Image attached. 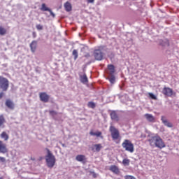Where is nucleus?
<instances>
[{"label":"nucleus","mask_w":179,"mask_h":179,"mask_svg":"<svg viewBox=\"0 0 179 179\" xmlns=\"http://www.w3.org/2000/svg\"><path fill=\"white\" fill-rule=\"evenodd\" d=\"M148 142L150 146H156V148H159V149L166 148V144L163 141V139L157 134L150 137Z\"/></svg>","instance_id":"nucleus-1"},{"label":"nucleus","mask_w":179,"mask_h":179,"mask_svg":"<svg viewBox=\"0 0 179 179\" xmlns=\"http://www.w3.org/2000/svg\"><path fill=\"white\" fill-rule=\"evenodd\" d=\"M122 146L126 152H129V153H134L135 152V146L132 141L129 139H125L122 143Z\"/></svg>","instance_id":"nucleus-2"},{"label":"nucleus","mask_w":179,"mask_h":179,"mask_svg":"<svg viewBox=\"0 0 179 179\" xmlns=\"http://www.w3.org/2000/svg\"><path fill=\"white\" fill-rule=\"evenodd\" d=\"M48 150V155L46 157V163L48 167H50V169H52L54 166L55 165V157L52 155V153H51V151L50 150Z\"/></svg>","instance_id":"nucleus-3"},{"label":"nucleus","mask_w":179,"mask_h":179,"mask_svg":"<svg viewBox=\"0 0 179 179\" xmlns=\"http://www.w3.org/2000/svg\"><path fill=\"white\" fill-rule=\"evenodd\" d=\"M109 131L110 132L111 138L113 141H118L121 136L120 135V131L115 128V127L111 125L109 127Z\"/></svg>","instance_id":"nucleus-4"},{"label":"nucleus","mask_w":179,"mask_h":179,"mask_svg":"<svg viewBox=\"0 0 179 179\" xmlns=\"http://www.w3.org/2000/svg\"><path fill=\"white\" fill-rule=\"evenodd\" d=\"M0 87L3 92H6L9 89V80L4 77L0 76Z\"/></svg>","instance_id":"nucleus-5"},{"label":"nucleus","mask_w":179,"mask_h":179,"mask_svg":"<svg viewBox=\"0 0 179 179\" xmlns=\"http://www.w3.org/2000/svg\"><path fill=\"white\" fill-rule=\"evenodd\" d=\"M162 93L164 96H167V97H171L173 95L176 96V93L173 92V89L167 87L163 88Z\"/></svg>","instance_id":"nucleus-6"},{"label":"nucleus","mask_w":179,"mask_h":179,"mask_svg":"<svg viewBox=\"0 0 179 179\" xmlns=\"http://www.w3.org/2000/svg\"><path fill=\"white\" fill-rule=\"evenodd\" d=\"M39 99L43 103H48L50 101V95L47 92H41L39 93Z\"/></svg>","instance_id":"nucleus-7"},{"label":"nucleus","mask_w":179,"mask_h":179,"mask_svg":"<svg viewBox=\"0 0 179 179\" xmlns=\"http://www.w3.org/2000/svg\"><path fill=\"white\" fill-rule=\"evenodd\" d=\"M94 57L96 61H101L103 59V52L100 49L94 50Z\"/></svg>","instance_id":"nucleus-8"},{"label":"nucleus","mask_w":179,"mask_h":179,"mask_svg":"<svg viewBox=\"0 0 179 179\" xmlns=\"http://www.w3.org/2000/svg\"><path fill=\"white\" fill-rule=\"evenodd\" d=\"M40 10H42V12H49L50 16H52V17H55V14L52 13V10H51L50 8L47 7V5H45V3H42Z\"/></svg>","instance_id":"nucleus-9"},{"label":"nucleus","mask_w":179,"mask_h":179,"mask_svg":"<svg viewBox=\"0 0 179 179\" xmlns=\"http://www.w3.org/2000/svg\"><path fill=\"white\" fill-rule=\"evenodd\" d=\"M5 104L6 106V107L8 108H9L10 110L15 109V103H13V101H12V100H10V99L6 100Z\"/></svg>","instance_id":"nucleus-10"},{"label":"nucleus","mask_w":179,"mask_h":179,"mask_svg":"<svg viewBox=\"0 0 179 179\" xmlns=\"http://www.w3.org/2000/svg\"><path fill=\"white\" fill-rule=\"evenodd\" d=\"M0 153H8V148H6V144L3 143L0 141Z\"/></svg>","instance_id":"nucleus-11"},{"label":"nucleus","mask_w":179,"mask_h":179,"mask_svg":"<svg viewBox=\"0 0 179 179\" xmlns=\"http://www.w3.org/2000/svg\"><path fill=\"white\" fill-rule=\"evenodd\" d=\"M90 135H91V136H96L97 138H101V139H103V133H101V131H96V132H94L93 131H90Z\"/></svg>","instance_id":"nucleus-12"},{"label":"nucleus","mask_w":179,"mask_h":179,"mask_svg":"<svg viewBox=\"0 0 179 179\" xmlns=\"http://www.w3.org/2000/svg\"><path fill=\"white\" fill-rule=\"evenodd\" d=\"M109 170L112 171V173H114V174H120V169L115 165H111Z\"/></svg>","instance_id":"nucleus-13"},{"label":"nucleus","mask_w":179,"mask_h":179,"mask_svg":"<svg viewBox=\"0 0 179 179\" xmlns=\"http://www.w3.org/2000/svg\"><path fill=\"white\" fill-rule=\"evenodd\" d=\"M80 80L81 83H83V85H87V83H89V79L87 78V76H86V74L80 76Z\"/></svg>","instance_id":"nucleus-14"},{"label":"nucleus","mask_w":179,"mask_h":179,"mask_svg":"<svg viewBox=\"0 0 179 179\" xmlns=\"http://www.w3.org/2000/svg\"><path fill=\"white\" fill-rule=\"evenodd\" d=\"M159 45H162V47H170V41H169L167 38H165L160 41Z\"/></svg>","instance_id":"nucleus-15"},{"label":"nucleus","mask_w":179,"mask_h":179,"mask_svg":"<svg viewBox=\"0 0 179 179\" xmlns=\"http://www.w3.org/2000/svg\"><path fill=\"white\" fill-rule=\"evenodd\" d=\"M110 118L113 121H117V122L120 121V117H118L117 112L114 110L110 113Z\"/></svg>","instance_id":"nucleus-16"},{"label":"nucleus","mask_w":179,"mask_h":179,"mask_svg":"<svg viewBox=\"0 0 179 179\" xmlns=\"http://www.w3.org/2000/svg\"><path fill=\"white\" fill-rule=\"evenodd\" d=\"M108 69L109 72H108V75H114L115 73V67L113 64L108 65Z\"/></svg>","instance_id":"nucleus-17"},{"label":"nucleus","mask_w":179,"mask_h":179,"mask_svg":"<svg viewBox=\"0 0 179 179\" xmlns=\"http://www.w3.org/2000/svg\"><path fill=\"white\" fill-rule=\"evenodd\" d=\"M30 48L31 52H36V50H37V41H33L30 44Z\"/></svg>","instance_id":"nucleus-18"},{"label":"nucleus","mask_w":179,"mask_h":179,"mask_svg":"<svg viewBox=\"0 0 179 179\" xmlns=\"http://www.w3.org/2000/svg\"><path fill=\"white\" fill-rule=\"evenodd\" d=\"M76 160H77V162L85 163V162H86V156L83 155H78L76 157Z\"/></svg>","instance_id":"nucleus-19"},{"label":"nucleus","mask_w":179,"mask_h":179,"mask_svg":"<svg viewBox=\"0 0 179 179\" xmlns=\"http://www.w3.org/2000/svg\"><path fill=\"white\" fill-rule=\"evenodd\" d=\"M162 121L166 127H168V128H173V124L167 121L163 116L162 117Z\"/></svg>","instance_id":"nucleus-20"},{"label":"nucleus","mask_w":179,"mask_h":179,"mask_svg":"<svg viewBox=\"0 0 179 179\" xmlns=\"http://www.w3.org/2000/svg\"><path fill=\"white\" fill-rule=\"evenodd\" d=\"M6 122V120L5 119V116H3V115H0V128H5Z\"/></svg>","instance_id":"nucleus-21"},{"label":"nucleus","mask_w":179,"mask_h":179,"mask_svg":"<svg viewBox=\"0 0 179 179\" xmlns=\"http://www.w3.org/2000/svg\"><path fill=\"white\" fill-rule=\"evenodd\" d=\"M146 120L149 121V122H155V117L152 114L146 113L144 115Z\"/></svg>","instance_id":"nucleus-22"},{"label":"nucleus","mask_w":179,"mask_h":179,"mask_svg":"<svg viewBox=\"0 0 179 179\" xmlns=\"http://www.w3.org/2000/svg\"><path fill=\"white\" fill-rule=\"evenodd\" d=\"M64 9L66 12H71V10H72V4L69 1H66L64 3Z\"/></svg>","instance_id":"nucleus-23"},{"label":"nucleus","mask_w":179,"mask_h":179,"mask_svg":"<svg viewBox=\"0 0 179 179\" xmlns=\"http://www.w3.org/2000/svg\"><path fill=\"white\" fill-rule=\"evenodd\" d=\"M130 163H131V160L128 158L123 159L122 162V164H123V166H124L125 167L129 166Z\"/></svg>","instance_id":"nucleus-24"},{"label":"nucleus","mask_w":179,"mask_h":179,"mask_svg":"<svg viewBox=\"0 0 179 179\" xmlns=\"http://www.w3.org/2000/svg\"><path fill=\"white\" fill-rule=\"evenodd\" d=\"M1 138L4 139V141H8V139H9V135H8L6 131H3L1 134Z\"/></svg>","instance_id":"nucleus-25"},{"label":"nucleus","mask_w":179,"mask_h":179,"mask_svg":"<svg viewBox=\"0 0 179 179\" xmlns=\"http://www.w3.org/2000/svg\"><path fill=\"white\" fill-rule=\"evenodd\" d=\"M108 80L110 83H115V76H114V74H112V75H109V77H108Z\"/></svg>","instance_id":"nucleus-26"},{"label":"nucleus","mask_w":179,"mask_h":179,"mask_svg":"<svg viewBox=\"0 0 179 179\" xmlns=\"http://www.w3.org/2000/svg\"><path fill=\"white\" fill-rule=\"evenodd\" d=\"M94 148H95V152H100L103 146L101 145V144H95L94 145Z\"/></svg>","instance_id":"nucleus-27"},{"label":"nucleus","mask_w":179,"mask_h":179,"mask_svg":"<svg viewBox=\"0 0 179 179\" xmlns=\"http://www.w3.org/2000/svg\"><path fill=\"white\" fill-rule=\"evenodd\" d=\"M5 34H6V29L2 26H0V36H5Z\"/></svg>","instance_id":"nucleus-28"},{"label":"nucleus","mask_w":179,"mask_h":179,"mask_svg":"<svg viewBox=\"0 0 179 179\" xmlns=\"http://www.w3.org/2000/svg\"><path fill=\"white\" fill-rule=\"evenodd\" d=\"M87 106L90 108H96V103H94V102H93V101H90L87 103Z\"/></svg>","instance_id":"nucleus-29"},{"label":"nucleus","mask_w":179,"mask_h":179,"mask_svg":"<svg viewBox=\"0 0 179 179\" xmlns=\"http://www.w3.org/2000/svg\"><path fill=\"white\" fill-rule=\"evenodd\" d=\"M72 54H73V55L74 57L75 61H76V59H78V50H73Z\"/></svg>","instance_id":"nucleus-30"},{"label":"nucleus","mask_w":179,"mask_h":179,"mask_svg":"<svg viewBox=\"0 0 179 179\" xmlns=\"http://www.w3.org/2000/svg\"><path fill=\"white\" fill-rule=\"evenodd\" d=\"M148 94L150 99H152V100H157V97H156L152 93L150 92Z\"/></svg>","instance_id":"nucleus-31"},{"label":"nucleus","mask_w":179,"mask_h":179,"mask_svg":"<svg viewBox=\"0 0 179 179\" xmlns=\"http://www.w3.org/2000/svg\"><path fill=\"white\" fill-rule=\"evenodd\" d=\"M49 113L50 115H57V111H55V110H50Z\"/></svg>","instance_id":"nucleus-32"},{"label":"nucleus","mask_w":179,"mask_h":179,"mask_svg":"<svg viewBox=\"0 0 179 179\" xmlns=\"http://www.w3.org/2000/svg\"><path fill=\"white\" fill-rule=\"evenodd\" d=\"M124 179H136V178H135V177H134L132 176H126L124 177Z\"/></svg>","instance_id":"nucleus-33"},{"label":"nucleus","mask_w":179,"mask_h":179,"mask_svg":"<svg viewBox=\"0 0 179 179\" xmlns=\"http://www.w3.org/2000/svg\"><path fill=\"white\" fill-rule=\"evenodd\" d=\"M37 30H43V25L41 24H37L36 25Z\"/></svg>","instance_id":"nucleus-34"},{"label":"nucleus","mask_w":179,"mask_h":179,"mask_svg":"<svg viewBox=\"0 0 179 179\" xmlns=\"http://www.w3.org/2000/svg\"><path fill=\"white\" fill-rule=\"evenodd\" d=\"M0 162H1V163H5V162H6V159L3 157H0Z\"/></svg>","instance_id":"nucleus-35"},{"label":"nucleus","mask_w":179,"mask_h":179,"mask_svg":"<svg viewBox=\"0 0 179 179\" xmlns=\"http://www.w3.org/2000/svg\"><path fill=\"white\" fill-rule=\"evenodd\" d=\"M87 3H94V0H87Z\"/></svg>","instance_id":"nucleus-36"},{"label":"nucleus","mask_w":179,"mask_h":179,"mask_svg":"<svg viewBox=\"0 0 179 179\" xmlns=\"http://www.w3.org/2000/svg\"><path fill=\"white\" fill-rule=\"evenodd\" d=\"M32 36H33L34 38H36V37H37V34H36V32H33Z\"/></svg>","instance_id":"nucleus-37"},{"label":"nucleus","mask_w":179,"mask_h":179,"mask_svg":"<svg viewBox=\"0 0 179 179\" xmlns=\"http://www.w3.org/2000/svg\"><path fill=\"white\" fill-rule=\"evenodd\" d=\"M2 97H3V92H1L0 93V99H2Z\"/></svg>","instance_id":"nucleus-38"},{"label":"nucleus","mask_w":179,"mask_h":179,"mask_svg":"<svg viewBox=\"0 0 179 179\" xmlns=\"http://www.w3.org/2000/svg\"><path fill=\"white\" fill-rule=\"evenodd\" d=\"M93 177L94 178H96V177H97V175L96 173H93Z\"/></svg>","instance_id":"nucleus-39"},{"label":"nucleus","mask_w":179,"mask_h":179,"mask_svg":"<svg viewBox=\"0 0 179 179\" xmlns=\"http://www.w3.org/2000/svg\"><path fill=\"white\" fill-rule=\"evenodd\" d=\"M31 160H32L33 162H34V160H36V158L31 157Z\"/></svg>","instance_id":"nucleus-40"},{"label":"nucleus","mask_w":179,"mask_h":179,"mask_svg":"<svg viewBox=\"0 0 179 179\" xmlns=\"http://www.w3.org/2000/svg\"><path fill=\"white\" fill-rule=\"evenodd\" d=\"M85 57L87 58V57H90V55L87 54V55H85Z\"/></svg>","instance_id":"nucleus-41"},{"label":"nucleus","mask_w":179,"mask_h":179,"mask_svg":"<svg viewBox=\"0 0 179 179\" xmlns=\"http://www.w3.org/2000/svg\"><path fill=\"white\" fill-rule=\"evenodd\" d=\"M42 159H43V157H41V158H40V160H42Z\"/></svg>","instance_id":"nucleus-42"}]
</instances>
